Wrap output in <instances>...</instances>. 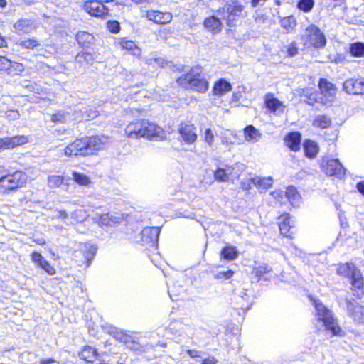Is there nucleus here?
I'll return each mask as SVG.
<instances>
[{
    "label": "nucleus",
    "instance_id": "obj_1",
    "mask_svg": "<svg viewBox=\"0 0 364 364\" xmlns=\"http://www.w3.org/2000/svg\"><path fill=\"white\" fill-rule=\"evenodd\" d=\"M107 144V137L102 134L85 135L68 143L63 154L68 158L87 157L98 154Z\"/></svg>",
    "mask_w": 364,
    "mask_h": 364
},
{
    "label": "nucleus",
    "instance_id": "obj_2",
    "mask_svg": "<svg viewBox=\"0 0 364 364\" xmlns=\"http://www.w3.org/2000/svg\"><path fill=\"white\" fill-rule=\"evenodd\" d=\"M127 137L148 140H161L166 137V132L157 124L146 119H136L130 122L124 129Z\"/></svg>",
    "mask_w": 364,
    "mask_h": 364
},
{
    "label": "nucleus",
    "instance_id": "obj_3",
    "mask_svg": "<svg viewBox=\"0 0 364 364\" xmlns=\"http://www.w3.org/2000/svg\"><path fill=\"white\" fill-rule=\"evenodd\" d=\"M28 176L21 169H12L4 164H0V191L9 194L17 192L26 187Z\"/></svg>",
    "mask_w": 364,
    "mask_h": 364
},
{
    "label": "nucleus",
    "instance_id": "obj_4",
    "mask_svg": "<svg viewBox=\"0 0 364 364\" xmlns=\"http://www.w3.org/2000/svg\"><path fill=\"white\" fill-rule=\"evenodd\" d=\"M177 85L186 90L205 93L209 89V81L203 72L201 66L191 68L176 79Z\"/></svg>",
    "mask_w": 364,
    "mask_h": 364
},
{
    "label": "nucleus",
    "instance_id": "obj_5",
    "mask_svg": "<svg viewBox=\"0 0 364 364\" xmlns=\"http://www.w3.org/2000/svg\"><path fill=\"white\" fill-rule=\"evenodd\" d=\"M336 274L341 277L348 278L353 296L360 299L364 296V277L355 264L351 262L338 263L336 269Z\"/></svg>",
    "mask_w": 364,
    "mask_h": 364
},
{
    "label": "nucleus",
    "instance_id": "obj_6",
    "mask_svg": "<svg viewBox=\"0 0 364 364\" xmlns=\"http://www.w3.org/2000/svg\"><path fill=\"white\" fill-rule=\"evenodd\" d=\"M245 9V6L242 1L232 0L219 7L216 13L228 26L235 27L237 22L243 17Z\"/></svg>",
    "mask_w": 364,
    "mask_h": 364
},
{
    "label": "nucleus",
    "instance_id": "obj_7",
    "mask_svg": "<svg viewBox=\"0 0 364 364\" xmlns=\"http://www.w3.org/2000/svg\"><path fill=\"white\" fill-rule=\"evenodd\" d=\"M313 304L316 310L318 321L322 322L325 328L331 333L333 336L341 334V328L333 318L331 311L319 300H314Z\"/></svg>",
    "mask_w": 364,
    "mask_h": 364
},
{
    "label": "nucleus",
    "instance_id": "obj_8",
    "mask_svg": "<svg viewBox=\"0 0 364 364\" xmlns=\"http://www.w3.org/2000/svg\"><path fill=\"white\" fill-rule=\"evenodd\" d=\"M97 251V248L95 245L90 242L82 243L73 252V260L77 267L87 269L95 258Z\"/></svg>",
    "mask_w": 364,
    "mask_h": 364
},
{
    "label": "nucleus",
    "instance_id": "obj_9",
    "mask_svg": "<svg viewBox=\"0 0 364 364\" xmlns=\"http://www.w3.org/2000/svg\"><path fill=\"white\" fill-rule=\"evenodd\" d=\"M305 44L316 49L323 48L327 43L324 33L316 24L311 23L305 29V34L301 37Z\"/></svg>",
    "mask_w": 364,
    "mask_h": 364
},
{
    "label": "nucleus",
    "instance_id": "obj_10",
    "mask_svg": "<svg viewBox=\"0 0 364 364\" xmlns=\"http://www.w3.org/2000/svg\"><path fill=\"white\" fill-rule=\"evenodd\" d=\"M100 0H85L82 4V9L90 16L105 19L109 16V9Z\"/></svg>",
    "mask_w": 364,
    "mask_h": 364
},
{
    "label": "nucleus",
    "instance_id": "obj_11",
    "mask_svg": "<svg viewBox=\"0 0 364 364\" xmlns=\"http://www.w3.org/2000/svg\"><path fill=\"white\" fill-rule=\"evenodd\" d=\"M320 167L321 171L328 176L341 178L346 174V169L338 159L323 158Z\"/></svg>",
    "mask_w": 364,
    "mask_h": 364
},
{
    "label": "nucleus",
    "instance_id": "obj_12",
    "mask_svg": "<svg viewBox=\"0 0 364 364\" xmlns=\"http://www.w3.org/2000/svg\"><path fill=\"white\" fill-rule=\"evenodd\" d=\"M178 133L181 141L187 144H193L198 139L196 127L190 121H181L178 124Z\"/></svg>",
    "mask_w": 364,
    "mask_h": 364
},
{
    "label": "nucleus",
    "instance_id": "obj_13",
    "mask_svg": "<svg viewBox=\"0 0 364 364\" xmlns=\"http://www.w3.org/2000/svg\"><path fill=\"white\" fill-rule=\"evenodd\" d=\"M277 226L279 234L283 237L289 240L294 239V225L291 223V215L290 213L284 212L277 217Z\"/></svg>",
    "mask_w": 364,
    "mask_h": 364
},
{
    "label": "nucleus",
    "instance_id": "obj_14",
    "mask_svg": "<svg viewBox=\"0 0 364 364\" xmlns=\"http://www.w3.org/2000/svg\"><path fill=\"white\" fill-rule=\"evenodd\" d=\"M160 228L157 227H146L141 232V242L148 247L157 249Z\"/></svg>",
    "mask_w": 364,
    "mask_h": 364
},
{
    "label": "nucleus",
    "instance_id": "obj_15",
    "mask_svg": "<svg viewBox=\"0 0 364 364\" xmlns=\"http://www.w3.org/2000/svg\"><path fill=\"white\" fill-rule=\"evenodd\" d=\"M114 46L127 54L139 58L141 54V48L135 41L127 37L116 38Z\"/></svg>",
    "mask_w": 364,
    "mask_h": 364
},
{
    "label": "nucleus",
    "instance_id": "obj_16",
    "mask_svg": "<svg viewBox=\"0 0 364 364\" xmlns=\"http://www.w3.org/2000/svg\"><path fill=\"white\" fill-rule=\"evenodd\" d=\"M318 87L320 93L324 98L321 103L326 104L328 102H332L336 98L338 91L337 87L328 79L324 77L320 78L318 82Z\"/></svg>",
    "mask_w": 364,
    "mask_h": 364
},
{
    "label": "nucleus",
    "instance_id": "obj_17",
    "mask_svg": "<svg viewBox=\"0 0 364 364\" xmlns=\"http://www.w3.org/2000/svg\"><path fill=\"white\" fill-rule=\"evenodd\" d=\"M144 16L148 21L157 25H165L169 23L173 19L172 13L156 9L147 10Z\"/></svg>",
    "mask_w": 364,
    "mask_h": 364
},
{
    "label": "nucleus",
    "instance_id": "obj_18",
    "mask_svg": "<svg viewBox=\"0 0 364 364\" xmlns=\"http://www.w3.org/2000/svg\"><path fill=\"white\" fill-rule=\"evenodd\" d=\"M272 274V267L264 263L256 264L252 267L251 270L252 278L257 282L270 280Z\"/></svg>",
    "mask_w": 364,
    "mask_h": 364
},
{
    "label": "nucleus",
    "instance_id": "obj_19",
    "mask_svg": "<svg viewBox=\"0 0 364 364\" xmlns=\"http://www.w3.org/2000/svg\"><path fill=\"white\" fill-rule=\"evenodd\" d=\"M264 100V107L269 112L277 114L284 112L285 105L282 101L275 97L273 93L268 92L265 94Z\"/></svg>",
    "mask_w": 364,
    "mask_h": 364
},
{
    "label": "nucleus",
    "instance_id": "obj_20",
    "mask_svg": "<svg viewBox=\"0 0 364 364\" xmlns=\"http://www.w3.org/2000/svg\"><path fill=\"white\" fill-rule=\"evenodd\" d=\"M31 259L34 264L41 268L47 274L53 276L56 274L57 271L54 266L46 260L40 252L36 251L32 252L31 253Z\"/></svg>",
    "mask_w": 364,
    "mask_h": 364
},
{
    "label": "nucleus",
    "instance_id": "obj_21",
    "mask_svg": "<svg viewBox=\"0 0 364 364\" xmlns=\"http://www.w3.org/2000/svg\"><path fill=\"white\" fill-rule=\"evenodd\" d=\"M301 134L298 131L288 132L284 137L285 146L291 151L297 152L300 150Z\"/></svg>",
    "mask_w": 364,
    "mask_h": 364
},
{
    "label": "nucleus",
    "instance_id": "obj_22",
    "mask_svg": "<svg viewBox=\"0 0 364 364\" xmlns=\"http://www.w3.org/2000/svg\"><path fill=\"white\" fill-rule=\"evenodd\" d=\"M347 311L348 315L356 323H364V306L355 304L351 301H347Z\"/></svg>",
    "mask_w": 364,
    "mask_h": 364
},
{
    "label": "nucleus",
    "instance_id": "obj_23",
    "mask_svg": "<svg viewBox=\"0 0 364 364\" xmlns=\"http://www.w3.org/2000/svg\"><path fill=\"white\" fill-rule=\"evenodd\" d=\"M232 86L231 83L225 78L216 80L212 87V94L216 97H222L231 91Z\"/></svg>",
    "mask_w": 364,
    "mask_h": 364
},
{
    "label": "nucleus",
    "instance_id": "obj_24",
    "mask_svg": "<svg viewBox=\"0 0 364 364\" xmlns=\"http://www.w3.org/2000/svg\"><path fill=\"white\" fill-rule=\"evenodd\" d=\"M79 358L87 363H92L96 361L99 357L97 350L89 345H85L82 347L78 352Z\"/></svg>",
    "mask_w": 364,
    "mask_h": 364
},
{
    "label": "nucleus",
    "instance_id": "obj_25",
    "mask_svg": "<svg viewBox=\"0 0 364 364\" xmlns=\"http://www.w3.org/2000/svg\"><path fill=\"white\" fill-rule=\"evenodd\" d=\"M221 20V18H219L213 15L208 16L203 20V26L213 34L218 33L221 31L223 27Z\"/></svg>",
    "mask_w": 364,
    "mask_h": 364
},
{
    "label": "nucleus",
    "instance_id": "obj_26",
    "mask_svg": "<svg viewBox=\"0 0 364 364\" xmlns=\"http://www.w3.org/2000/svg\"><path fill=\"white\" fill-rule=\"evenodd\" d=\"M284 191L286 199L290 203L291 208H299L301 200V196L296 188L293 186H289L286 188Z\"/></svg>",
    "mask_w": 364,
    "mask_h": 364
},
{
    "label": "nucleus",
    "instance_id": "obj_27",
    "mask_svg": "<svg viewBox=\"0 0 364 364\" xmlns=\"http://www.w3.org/2000/svg\"><path fill=\"white\" fill-rule=\"evenodd\" d=\"M15 31L18 34H28L35 28L31 20L28 18H20L13 25Z\"/></svg>",
    "mask_w": 364,
    "mask_h": 364
},
{
    "label": "nucleus",
    "instance_id": "obj_28",
    "mask_svg": "<svg viewBox=\"0 0 364 364\" xmlns=\"http://www.w3.org/2000/svg\"><path fill=\"white\" fill-rule=\"evenodd\" d=\"M94 36L92 34L80 31L75 34V40L82 48H88L94 44Z\"/></svg>",
    "mask_w": 364,
    "mask_h": 364
},
{
    "label": "nucleus",
    "instance_id": "obj_29",
    "mask_svg": "<svg viewBox=\"0 0 364 364\" xmlns=\"http://www.w3.org/2000/svg\"><path fill=\"white\" fill-rule=\"evenodd\" d=\"M299 92L300 95L305 96L304 102L306 104L313 106L318 102L319 93L318 91L310 87H304L301 89Z\"/></svg>",
    "mask_w": 364,
    "mask_h": 364
},
{
    "label": "nucleus",
    "instance_id": "obj_30",
    "mask_svg": "<svg viewBox=\"0 0 364 364\" xmlns=\"http://www.w3.org/2000/svg\"><path fill=\"white\" fill-rule=\"evenodd\" d=\"M243 136L245 139L249 142H257L262 137V133L256 129L253 125H247L243 129Z\"/></svg>",
    "mask_w": 364,
    "mask_h": 364
},
{
    "label": "nucleus",
    "instance_id": "obj_31",
    "mask_svg": "<svg viewBox=\"0 0 364 364\" xmlns=\"http://www.w3.org/2000/svg\"><path fill=\"white\" fill-rule=\"evenodd\" d=\"M220 259L227 261H233L239 256L236 247L227 244L220 250Z\"/></svg>",
    "mask_w": 364,
    "mask_h": 364
},
{
    "label": "nucleus",
    "instance_id": "obj_32",
    "mask_svg": "<svg viewBox=\"0 0 364 364\" xmlns=\"http://www.w3.org/2000/svg\"><path fill=\"white\" fill-rule=\"evenodd\" d=\"M9 65L6 66L5 73L10 76L21 75L25 70V66L23 63L12 61L9 59Z\"/></svg>",
    "mask_w": 364,
    "mask_h": 364
},
{
    "label": "nucleus",
    "instance_id": "obj_33",
    "mask_svg": "<svg viewBox=\"0 0 364 364\" xmlns=\"http://www.w3.org/2000/svg\"><path fill=\"white\" fill-rule=\"evenodd\" d=\"M6 141L9 149H12L20 146H23L28 142V136L25 135H16L13 136H6Z\"/></svg>",
    "mask_w": 364,
    "mask_h": 364
},
{
    "label": "nucleus",
    "instance_id": "obj_34",
    "mask_svg": "<svg viewBox=\"0 0 364 364\" xmlns=\"http://www.w3.org/2000/svg\"><path fill=\"white\" fill-rule=\"evenodd\" d=\"M318 146L315 141L311 139H306L304 141V150L306 157L309 159L315 158L318 152Z\"/></svg>",
    "mask_w": 364,
    "mask_h": 364
},
{
    "label": "nucleus",
    "instance_id": "obj_35",
    "mask_svg": "<svg viewBox=\"0 0 364 364\" xmlns=\"http://www.w3.org/2000/svg\"><path fill=\"white\" fill-rule=\"evenodd\" d=\"M236 306L233 308V314L235 316H243L251 307L250 302L246 301L243 297H240L236 301Z\"/></svg>",
    "mask_w": 364,
    "mask_h": 364
},
{
    "label": "nucleus",
    "instance_id": "obj_36",
    "mask_svg": "<svg viewBox=\"0 0 364 364\" xmlns=\"http://www.w3.org/2000/svg\"><path fill=\"white\" fill-rule=\"evenodd\" d=\"M348 53L354 58L364 57V43L358 41L349 44Z\"/></svg>",
    "mask_w": 364,
    "mask_h": 364
},
{
    "label": "nucleus",
    "instance_id": "obj_37",
    "mask_svg": "<svg viewBox=\"0 0 364 364\" xmlns=\"http://www.w3.org/2000/svg\"><path fill=\"white\" fill-rule=\"evenodd\" d=\"M312 125L320 129H328L331 126V119L327 115H318L312 121Z\"/></svg>",
    "mask_w": 364,
    "mask_h": 364
},
{
    "label": "nucleus",
    "instance_id": "obj_38",
    "mask_svg": "<svg viewBox=\"0 0 364 364\" xmlns=\"http://www.w3.org/2000/svg\"><path fill=\"white\" fill-rule=\"evenodd\" d=\"M250 182L258 189H268L272 186V179L271 177H254L250 179Z\"/></svg>",
    "mask_w": 364,
    "mask_h": 364
},
{
    "label": "nucleus",
    "instance_id": "obj_39",
    "mask_svg": "<svg viewBox=\"0 0 364 364\" xmlns=\"http://www.w3.org/2000/svg\"><path fill=\"white\" fill-rule=\"evenodd\" d=\"M348 85L352 86L351 92L353 94L364 95V77L346 82V87H348Z\"/></svg>",
    "mask_w": 364,
    "mask_h": 364
},
{
    "label": "nucleus",
    "instance_id": "obj_40",
    "mask_svg": "<svg viewBox=\"0 0 364 364\" xmlns=\"http://www.w3.org/2000/svg\"><path fill=\"white\" fill-rule=\"evenodd\" d=\"M40 41L35 38H26L17 43V45L23 49L33 50L40 46Z\"/></svg>",
    "mask_w": 364,
    "mask_h": 364
},
{
    "label": "nucleus",
    "instance_id": "obj_41",
    "mask_svg": "<svg viewBox=\"0 0 364 364\" xmlns=\"http://www.w3.org/2000/svg\"><path fill=\"white\" fill-rule=\"evenodd\" d=\"M280 24L287 33H291L295 29L297 23L296 18L293 16H288L283 17L280 20Z\"/></svg>",
    "mask_w": 364,
    "mask_h": 364
},
{
    "label": "nucleus",
    "instance_id": "obj_42",
    "mask_svg": "<svg viewBox=\"0 0 364 364\" xmlns=\"http://www.w3.org/2000/svg\"><path fill=\"white\" fill-rule=\"evenodd\" d=\"M97 223L100 226H111L117 223V218L111 215L109 213L98 215Z\"/></svg>",
    "mask_w": 364,
    "mask_h": 364
},
{
    "label": "nucleus",
    "instance_id": "obj_43",
    "mask_svg": "<svg viewBox=\"0 0 364 364\" xmlns=\"http://www.w3.org/2000/svg\"><path fill=\"white\" fill-rule=\"evenodd\" d=\"M72 176L73 180L80 186H89L91 183L90 177L84 173L73 171Z\"/></svg>",
    "mask_w": 364,
    "mask_h": 364
},
{
    "label": "nucleus",
    "instance_id": "obj_44",
    "mask_svg": "<svg viewBox=\"0 0 364 364\" xmlns=\"http://www.w3.org/2000/svg\"><path fill=\"white\" fill-rule=\"evenodd\" d=\"M270 195L274 199V203L282 207L286 203V195L285 191L276 189L270 193Z\"/></svg>",
    "mask_w": 364,
    "mask_h": 364
},
{
    "label": "nucleus",
    "instance_id": "obj_45",
    "mask_svg": "<svg viewBox=\"0 0 364 364\" xmlns=\"http://www.w3.org/2000/svg\"><path fill=\"white\" fill-rule=\"evenodd\" d=\"M64 181V176L60 175H50L48 177V186L51 188L60 187Z\"/></svg>",
    "mask_w": 364,
    "mask_h": 364
},
{
    "label": "nucleus",
    "instance_id": "obj_46",
    "mask_svg": "<svg viewBox=\"0 0 364 364\" xmlns=\"http://www.w3.org/2000/svg\"><path fill=\"white\" fill-rule=\"evenodd\" d=\"M229 175L228 170L223 168H218L213 173L214 179L218 182H226L229 180Z\"/></svg>",
    "mask_w": 364,
    "mask_h": 364
},
{
    "label": "nucleus",
    "instance_id": "obj_47",
    "mask_svg": "<svg viewBox=\"0 0 364 364\" xmlns=\"http://www.w3.org/2000/svg\"><path fill=\"white\" fill-rule=\"evenodd\" d=\"M76 61L80 64H88L93 61V55L87 51L79 52L75 57Z\"/></svg>",
    "mask_w": 364,
    "mask_h": 364
},
{
    "label": "nucleus",
    "instance_id": "obj_48",
    "mask_svg": "<svg viewBox=\"0 0 364 364\" xmlns=\"http://www.w3.org/2000/svg\"><path fill=\"white\" fill-rule=\"evenodd\" d=\"M315 4L314 0H299L297 2V8L305 13L310 12Z\"/></svg>",
    "mask_w": 364,
    "mask_h": 364
},
{
    "label": "nucleus",
    "instance_id": "obj_49",
    "mask_svg": "<svg viewBox=\"0 0 364 364\" xmlns=\"http://www.w3.org/2000/svg\"><path fill=\"white\" fill-rule=\"evenodd\" d=\"M107 31L113 34H117L121 31V26L117 20H109L106 23Z\"/></svg>",
    "mask_w": 364,
    "mask_h": 364
},
{
    "label": "nucleus",
    "instance_id": "obj_50",
    "mask_svg": "<svg viewBox=\"0 0 364 364\" xmlns=\"http://www.w3.org/2000/svg\"><path fill=\"white\" fill-rule=\"evenodd\" d=\"M50 120L54 123H64L65 122V113L58 110L51 114Z\"/></svg>",
    "mask_w": 364,
    "mask_h": 364
},
{
    "label": "nucleus",
    "instance_id": "obj_51",
    "mask_svg": "<svg viewBox=\"0 0 364 364\" xmlns=\"http://www.w3.org/2000/svg\"><path fill=\"white\" fill-rule=\"evenodd\" d=\"M214 134L211 129L208 128L205 130L203 139L209 146H212L214 141Z\"/></svg>",
    "mask_w": 364,
    "mask_h": 364
},
{
    "label": "nucleus",
    "instance_id": "obj_52",
    "mask_svg": "<svg viewBox=\"0 0 364 364\" xmlns=\"http://www.w3.org/2000/svg\"><path fill=\"white\" fill-rule=\"evenodd\" d=\"M173 33V30L171 28H161L158 31V36L163 40H167Z\"/></svg>",
    "mask_w": 364,
    "mask_h": 364
},
{
    "label": "nucleus",
    "instance_id": "obj_53",
    "mask_svg": "<svg viewBox=\"0 0 364 364\" xmlns=\"http://www.w3.org/2000/svg\"><path fill=\"white\" fill-rule=\"evenodd\" d=\"M297 43L295 41L291 42L287 48V55L293 57L298 53Z\"/></svg>",
    "mask_w": 364,
    "mask_h": 364
},
{
    "label": "nucleus",
    "instance_id": "obj_54",
    "mask_svg": "<svg viewBox=\"0 0 364 364\" xmlns=\"http://www.w3.org/2000/svg\"><path fill=\"white\" fill-rule=\"evenodd\" d=\"M234 274L235 272L233 270L228 269L226 271L219 272L215 277L217 279H229L233 277Z\"/></svg>",
    "mask_w": 364,
    "mask_h": 364
},
{
    "label": "nucleus",
    "instance_id": "obj_55",
    "mask_svg": "<svg viewBox=\"0 0 364 364\" xmlns=\"http://www.w3.org/2000/svg\"><path fill=\"white\" fill-rule=\"evenodd\" d=\"M8 63H9V58L5 56L0 55V73H5L6 66L9 65Z\"/></svg>",
    "mask_w": 364,
    "mask_h": 364
},
{
    "label": "nucleus",
    "instance_id": "obj_56",
    "mask_svg": "<svg viewBox=\"0 0 364 364\" xmlns=\"http://www.w3.org/2000/svg\"><path fill=\"white\" fill-rule=\"evenodd\" d=\"M218 360L214 356H208L201 361V364H217Z\"/></svg>",
    "mask_w": 364,
    "mask_h": 364
},
{
    "label": "nucleus",
    "instance_id": "obj_57",
    "mask_svg": "<svg viewBox=\"0 0 364 364\" xmlns=\"http://www.w3.org/2000/svg\"><path fill=\"white\" fill-rule=\"evenodd\" d=\"M86 113H87V116L91 119H95L97 117H98L100 114L98 111H97L95 109H92L87 110Z\"/></svg>",
    "mask_w": 364,
    "mask_h": 364
},
{
    "label": "nucleus",
    "instance_id": "obj_58",
    "mask_svg": "<svg viewBox=\"0 0 364 364\" xmlns=\"http://www.w3.org/2000/svg\"><path fill=\"white\" fill-rule=\"evenodd\" d=\"M186 353L192 358H196L200 357V353L199 351L194 350V349H190L186 350Z\"/></svg>",
    "mask_w": 364,
    "mask_h": 364
},
{
    "label": "nucleus",
    "instance_id": "obj_59",
    "mask_svg": "<svg viewBox=\"0 0 364 364\" xmlns=\"http://www.w3.org/2000/svg\"><path fill=\"white\" fill-rule=\"evenodd\" d=\"M6 149H9L6 137L0 138V151Z\"/></svg>",
    "mask_w": 364,
    "mask_h": 364
},
{
    "label": "nucleus",
    "instance_id": "obj_60",
    "mask_svg": "<svg viewBox=\"0 0 364 364\" xmlns=\"http://www.w3.org/2000/svg\"><path fill=\"white\" fill-rule=\"evenodd\" d=\"M132 346H129V348L133 350H141L142 346L139 345L137 342L132 341Z\"/></svg>",
    "mask_w": 364,
    "mask_h": 364
},
{
    "label": "nucleus",
    "instance_id": "obj_61",
    "mask_svg": "<svg viewBox=\"0 0 364 364\" xmlns=\"http://www.w3.org/2000/svg\"><path fill=\"white\" fill-rule=\"evenodd\" d=\"M242 97V93L240 92H233L232 95V102H238Z\"/></svg>",
    "mask_w": 364,
    "mask_h": 364
},
{
    "label": "nucleus",
    "instance_id": "obj_62",
    "mask_svg": "<svg viewBox=\"0 0 364 364\" xmlns=\"http://www.w3.org/2000/svg\"><path fill=\"white\" fill-rule=\"evenodd\" d=\"M356 188L358 191L364 196V181L357 183Z\"/></svg>",
    "mask_w": 364,
    "mask_h": 364
},
{
    "label": "nucleus",
    "instance_id": "obj_63",
    "mask_svg": "<svg viewBox=\"0 0 364 364\" xmlns=\"http://www.w3.org/2000/svg\"><path fill=\"white\" fill-rule=\"evenodd\" d=\"M55 360L53 358L41 359L39 364H54Z\"/></svg>",
    "mask_w": 364,
    "mask_h": 364
},
{
    "label": "nucleus",
    "instance_id": "obj_64",
    "mask_svg": "<svg viewBox=\"0 0 364 364\" xmlns=\"http://www.w3.org/2000/svg\"><path fill=\"white\" fill-rule=\"evenodd\" d=\"M33 242L40 245V246H44L46 245V240L43 239V238H38V239H33Z\"/></svg>",
    "mask_w": 364,
    "mask_h": 364
}]
</instances>
